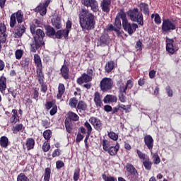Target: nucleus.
I'll return each mask as SVG.
<instances>
[{
  "instance_id": "f257e3e1",
  "label": "nucleus",
  "mask_w": 181,
  "mask_h": 181,
  "mask_svg": "<svg viewBox=\"0 0 181 181\" xmlns=\"http://www.w3.org/2000/svg\"><path fill=\"white\" fill-rule=\"evenodd\" d=\"M30 30L34 39L33 43L30 44V52L36 53L38 49L45 46V31L40 28L36 30V25L35 24L30 25Z\"/></svg>"
},
{
  "instance_id": "f03ea898",
  "label": "nucleus",
  "mask_w": 181,
  "mask_h": 181,
  "mask_svg": "<svg viewBox=\"0 0 181 181\" xmlns=\"http://www.w3.org/2000/svg\"><path fill=\"white\" fill-rule=\"evenodd\" d=\"M79 23L81 28L84 30H93L95 26V20L94 14L90 12L86 8H81L79 11Z\"/></svg>"
},
{
  "instance_id": "7ed1b4c3",
  "label": "nucleus",
  "mask_w": 181,
  "mask_h": 181,
  "mask_svg": "<svg viewBox=\"0 0 181 181\" xmlns=\"http://www.w3.org/2000/svg\"><path fill=\"white\" fill-rule=\"evenodd\" d=\"M127 13L132 22H136L140 26L144 25V15L142 13L139 12L138 8L130 9Z\"/></svg>"
},
{
  "instance_id": "20e7f679",
  "label": "nucleus",
  "mask_w": 181,
  "mask_h": 181,
  "mask_svg": "<svg viewBox=\"0 0 181 181\" xmlns=\"http://www.w3.org/2000/svg\"><path fill=\"white\" fill-rule=\"evenodd\" d=\"M177 21L176 20L164 18L161 25V30L163 33H169L173 30H176L177 27Z\"/></svg>"
},
{
  "instance_id": "39448f33",
  "label": "nucleus",
  "mask_w": 181,
  "mask_h": 181,
  "mask_svg": "<svg viewBox=\"0 0 181 181\" xmlns=\"http://www.w3.org/2000/svg\"><path fill=\"white\" fill-rule=\"evenodd\" d=\"M124 169L127 173V179L129 181H138L139 178V173L134 165L131 163H127Z\"/></svg>"
},
{
  "instance_id": "423d86ee",
  "label": "nucleus",
  "mask_w": 181,
  "mask_h": 181,
  "mask_svg": "<svg viewBox=\"0 0 181 181\" xmlns=\"http://www.w3.org/2000/svg\"><path fill=\"white\" fill-rule=\"evenodd\" d=\"M16 22L18 24L25 22V16L22 10H18L17 12L13 13L10 16V28H13L16 25Z\"/></svg>"
},
{
  "instance_id": "0eeeda50",
  "label": "nucleus",
  "mask_w": 181,
  "mask_h": 181,
  "mask_svg": "<svg viewBox=\"0 0 181 181\" xmlns=\"http://www.w3.org/2000/svg\"><path fill=\"white\" fill-rule=\"evenodd\" d=\"M122 28L125 32H127L129 36H132L136 32V29H138V24L135 23H131L128 22V18H126V20H123Z\"/></svg>"
},
{
  "instance_id": "6e6552de",
  "label": "nucleus",
  "mask_w": 181,
  "mask_h": 181,
  "mask_svg": "<svg viewBox=\"0 0 181 181\" xmlns=\"http://www.w3.org/2000/svg\"><path fill=\"white\" fill-rule=\"evenodd\" d=\"M124 20H127V13H125V8H121L115 19V25L117 29H121V28H122L124 25Z\"/></svg>"
},
{
  "instance_id": "1a4fd4ad",
  "label": "nucleus",
  "mask_w": 181,
  "mask_h": 181,
  "mask_svg": "<svg viewBox=\"0 0 181 181\" xmlns=\"http://www.w3.org/2000/svg\"><path fill=\"white\" fill-rule=\"evenodd\" d=\"M81 4L86 8H90V11L94 13L100 12V6L97 0H81Z\"/></svg>"
},
{
  "instance_id": "9d476101",
  "label": "nucleus",
  "mask_w": 181,
  "mask_h": 181,
  "mask_svg": "<svg viewBox=\"0 0 181 181\" xmlns=\"http://www.w3.org/2000/svg\"><path fill=\"white\" fill-rule=\"evenodd\" d=\"M179 50V43L173 39L166 37V51L170 54Z\"/></svg>"
},
{
  "instance_id": "9b49d317",
  "label": "nucleus",
  "mask_w": 181,
  "mask_h": 181,
  "mask_svg": "<svg viewBox=\"0 0 181 181\" xmlns=\"http://www.w3.org/2000/svg\"><path fill=\"white\" fill-rule=\"evenodd\" d=\"M100 86L102 91H110V90H112V87H114V81H112L111 78H103L100 81Z\"/></svg>"
},
{
  "instance_id": "f8f14e48",
  "label": "nucleus",
  "mask_w": 181,
  "mask_h": 181,
  "mask_svg": "<svg viewBox=\"0 0 181 181\" xmlns=\"http://www.w3.org/2000/svg\"><path fill=\"white\" fill-rule=\"evenodd\" d=\"M72 25L73 23H71V21L68 20L66 23V29L57 30V35L58 37H62H62H64V39L67 40V39H69V33H70Z\"/></svg>"
},
{
  "instance_id": "ddd939ff",
  "label": "nucleus",
  "mask_w": 181,
  "mask_h": 181,
  "mask_svg": "<svg viewBox=\"0 0 181 181\" xmlns=\"http://www.w3.org/2000/svg\"><path fill=\"white\" fill-rule=\"evenodd\" d=\"M26 24L18 23L17 25L14 28V37L16 39H19L26 33V27L25 26Z\"/></svg>"
},
{
  "instance_id": "4468645a",
  "label": "nucleus",
  "mask_w": 181,
  "mask_h": 181,
  "mask_svg": "<svg viewBox=\"0 0 181 181\" xmlns=\"http://www.w3.org/2000/svg\"><path fill=\"white\" fill-rule=\"evenodd\" d=\"M89 122L93 125L95 131L100 132L103 129V122H101L100 119L95 117H91L89 119Z\"/></svg>"
},
{
  "instance_id": "2eb2a0df",
  "label": "nucleus",
  "mask_w": 181,
  "mask_h": 181,
  "mask_svg": "<svg viewBox=\"0 0 181 181\" xmlns=\"http://www.w3.org/2000/svg\"><path fill=\"white\" fill-rule=\"evenodd\" d=\"M45 30H46L45 33L47 36L49 37H52V36H55L56 39H62L63 36H61L60 37L57 35V31L56 32V30L53 28L51 25H44Z\"/></svg>"
},
{
  "instance_id": "dca6fc26",
  "label": "nucleus",
  "mask_w": 181,
  "mask_h": 181,
  "mask_svg": "<svg viewBox=\"0 0 181 181\" xmlns=\"http://www.w3.org/2000/svg\"><path fill=\"white\" fill-rule=\"evenodd\" d=\"M112 0H102L100 2V8L105 13H110L111 11V2Z\"/></svg>"
},
{
  "instance_id": "f3484780",
  "label": "nucleus",
  "mask_w": 181,
  "mask_h": 181,
  "mask_svg": "<svg viewBox=\"0 0 181 181\" xmlns=\"http://www.w3.org/2000/svg\"><path fill=\"white\" fill-rule=\"evenodd\" d=\"M110 43H111V38H110V35H108V34H103L99 38L98 46H108Z\"/></svg>"
},
{
  "instance_id": "a211bd4d",
  "label": "nucleus",
  "mask_w": 181,
  "mask_h": 181,
  "mask_svg": "<svg viewBox=\"0 0 181 181\" xmlns=\"http://www.w3.org/2000/svg\"><path fill=\"white\" fill-rule=\"evenodd\" d=\"M144 144L147 147V149H149L150 152L152 153V149H153V138L149 134L144 136Z\"/></svg>"
},
{
  "instance_id": "6ab92c4d",
  "label": "nucleus",
  "mask_w": 181,
  "mask_h": 181,
  "mask_svg": "<svg viewBox=\"0 0 181 181\" xmlns=\"http://www.w3.org/2000/svg\"><path fill=\"white\" fill-rule=\"evenodd\" d=\"M33 11L36 13H40L41 16H45L46 13H47V7L45 6V4L40 3L38 6L33 9Z\"/></svg>"
},
{
  "instance_id": "aec40b11",
  "label": "nucleus",
  "mask_w": 181,
  "mask_h": 181,
  "mask_svg": "<svg viewBox=\"0 0 181 181\" xmlns=\"http://www.w3.org/2000/svg\"><path fill=\"white\" fill-rule=\"evenodd\" d=\"M11 112L12 115L9 119L10 124H11V125H15L17 122H19L20 121L19 115H18V110L16 109H13Z\"/></svg>"
},
{
  "instance_id": "412c9836",
  "label": "nucleus",
  "mask_w": 181,
  "mask_h": 181,
  "mask_svg": "<svg viewBox=\"0 0 181 181\" xmlns=\"http://www.w3.org/2000/svg\"><path fill=\"white\" fill-rule=\"evenodd\" d=\"M93 81V77L87 75V74L83 73L81 77L78 78L76 82L78 84H83V83H90Z\"/></svg>"
},
{
  "instance_id": "4be33fe9",
  "label": "nucleus",
  "mask_w": 181,
  "mask_h": 181,
  "mask_svg": "<svg viewBox=\"0 0 181 181\" xmlns=\"http://www.w3.org/2000/svg\"><path fill=\"white\" fill-rule=\"evenodd\" d=\"M66 115L67 117L65 119L71 122H73V121L76 122V121H78V119H80V117H78V115L74 112L69 111Z\"/></svg>"
},
{
  "instance_id": "5701e85b",
  "label": "nucleus",
  "mask_w": 181,
  "mask_h": 181,
  "mask_svg": "<svg viewBox=\"0 0 181 181\" xmlns=\"http://www.w3.org/2000/svg\"><path fill=\"white\" fill-rule=\"evenodd\" d=\"M118 151H119V144L117 143L115 146L109 147V149L107 150L106 152L110 155V156H115L118 153Z\"/></svg>"
},
{
  "instance_id": "b1692460",
  "label": "nucleus",
  "mask_w": 181,
  "mask_h": 181,
  "mask_svg": "<svg viewBox=\"0 0 181 181\" xmlns=\"http://www.w3.org/2000/svg\"><path fill=\"white\" fill-rule=\"evenodd\" d=\"M6 25H5V23H0V37H3V42H6Z\"/></svg>"
},
{
  "instance_id": "393cba45",
  "label": "nucleus",
  "mask_w": 181,
  "mask_h": 181,
  "mask_svg": "<svg viewBox=\"0 0 181 181\" xmlns=\"http://www.w3.org/2000/svg\"><path fill=\"white\" fill-rule=\"evenodd\" d=\"M11 131L13 134H16L18 132H23L25 131V127L22 123L21 124H16L13 127L11 128Z\"/></svg>"
},
{
  "instance_id": "a878e982",
  "label": "nucleus",
  "mask_w": 181,
  "mask_h": 181,
  "mask_svg": "<svg viewBox=\"0 0 181 181\" xmlns=\"http://www.w3.org/2000/svg\"><path fill=\"white\" fill-rule=\"evenodd\" d=\"M87 103L83 100H79L76 107V111H79V112H84V111H87L88 108Z\"/></svg>"
},
{
  "instance_id": "bb28decb",
  "label": "nucleus",
  "mask_w": 181,
  "mask_h": 181,
  "mask_svg": "<svg viewBox=\"0 0 181 181\" xmlns=\"http://www.w3.org/2000/svg\"><path fill=\"white\" fill-rule=\"evenodd\" d=\"M115 69V62L112 60L108 61L105 66V73H111Z\"/></svg>"
},
{
  "instance_id": "cd10ccee",
  "label": "nucleus",
  "mask_w": 181,
  "mask_h": 181,
  "mask_svg": "<svg viewBox=\"0 0 181 181\" xmlns=\"http://www.w3.org/2000/svg\"><path fill=\"white\" fill-rule=\"evenodd\" d=\"M60 71L63 78L64 80H69V66H67V65L66 64L62 65L60 69Z\"/></svg>"
},
{
  "instance_id": "c85d7f7f",
  "label": "nucleus",
  "mask_w": 181,
  "mask_h": 181,
  "mask_svg": "<svg viewBox=\"0 0 181 181\" xmlns=\"http://www.w3.org/2000/svg\"><path fill=\"white\" fill-rule=\"evenodd\" d=\"M35 139L32 137L28 138L25 141V146L28 151H32L35 148Z\"/></svg>"
},
{
  "instance_id": "c756f323",
  "label": "nucleus",
  "mask_w": 181,
  "mask_h": 181,
  "mask_svg": "<svg viewBox=\"0 0 181 181\" xmlns=\"http://www.w3.org/2000/svg\"><path fill=\"white\" fill-rule=\"evenodd\" d=\"M52 26L55 28V29H62V18L57 16L56 18H53L52 19Z\"/></svg>"
},
{
  "instance_id": "7c9ffc66",
  "label": "nucleus",
  "mask_w": 181,
  "mask_h": 181,
  "mask_svg": "<svg viewBox=\"0 0 181 181\" xmlns=\"http://www.w3.org/2000/svg\"><path fill=\"white\" fill-rule=\"evenodd\" d=\"M36 74L38 78V83H42L45 81V74H43V66L37 68Z\"/></svg>"
},
{
  "instance_id": "2f4dec72",
  "label": "nucleus",
  "mask_w": 181,
  "mask_h": 181,
  "mask_svg": "<svg viewBox=\"0 0 181 181\" xmlns=\"http://www.w3.org/2000/svg\"><path fill=\"white\" fill-rule=\"evenodd\" d=\"M139 8L141 12H143L146 16H149V6L146 3H140Z\"/></svg>"
},
{
  "instance_id": "473e14b6",
  "label": "nucleus",
  "mask_w": 181,
  "mask_h": 181,
  "mask_svg": "<svg viewBox=\"0 0 181 181\" xmlns=\"http://www.w3.org/2000/svg\"><path fill=\"white\" fill-rule=\"evenodd\" d=\"M9 145V139L6 137V136H2L0 137V146L1 148H4L6 149Z\"/></svg>"
},
{
  "instance_id": "72a5a7b5",
  "label": "nucleus",
  "mask_w": 181,
  "mask_h": 181,
  "mask_svg": "<svg viewBox=\"0 0 181 181\" xmlns=\"http://www.w3.org/2000/svg\"><path fill=\"white\" fill-rule=\"evenodd\" d=\"M6 90V77L4 75L0 76V91Z\"/></svg>"
},
{
  "instance_id": "f704fd0d",
  "label": "nucleus",
  "mask_w": 181,
  "mask_h": 181,
  "mask_svg": "<svg viewBox=\"0 0 181 181\" xmlns=\"http://www.w3.org/2000/svg\"><path fill=\"white\" fill-rule=\"evenodd\" d=\"M119 111L121 112H125V114H128V112H131V105H125L124 104L119 105Z\"/></svg>"
},
{
  "instance_id": "c9c22d12",
  "label": "nucleus",
  "mask_w": 181,
  "mask_h": 181,
  "mask_svg": "<svg viewBox=\"0 0 181 181\" xmlns=\"http://www.w3.org/2000/svg\"><path fill=\"white\" fill-rule=\"evenodd\" d=\"M94 101L96 107H101L103 105V101H101V96H100V93L98 92H95Z\"/></svg>"
},
{
  "instance_id": "e433bc0d",
  "label": "nucleus",
  "mask_w": 181,
  "mask_h": 181,
  "mask_svg": "<svg viewBox=\"0 0 181 181\" xmlns=\"http://www.w3.org/2000/svg\"><path fill=\"white\" fill-rule=\"evenodd\" d=\"M143 166H144L146 170L152 169V161H151L149 157L143 161Z\"/></svg>"
},
{
  "instance_id": "4c0bfd02",
  "label": "nucleus",
  "mask_w": 181,
  "mask_h": 181,
  "mask_svg": "<svg viewBox=\"0 0 181 181\" xmlns=\"http://www.w3.org/2000/svg\"><path fill=\"white\" fill-rule=\"evenodd\" d=\"M34 63L37 66V69L43 67V65L42 64V59H40V56H39V54H34Z\"/></svg>"
},
{
  "instance_id": "58836bf2",
  "label": "nucleus",
  "mask_w": 181,
  "mask_h": 181,
  "mask_svg": "<svg viewBox=\"0 0 181 181\" xmlns=\"http://www.w3.org/2000/svg\"><path fill=\"white\" fill-rule=\"evenodd\" d=\"M69 105L71 108H76L77 110V105H78V100L76 98H71L69 99Z\"/></svg>"
},
{
  "instance_id": "ea45409f",
  "label": "nucleus",
  "mask_w": 181,
  "mask_h": 181,
  "mask_svg": "<svg viewBox=\"0 0 181 181\" xmlns=\"http://www.w3.org/2000/svg\"><path fill=\"white\" fill-rule=\"evenodd\" d=\"M64 124L66 132L69 134H71V132L73 131V122L65 119Z\"/></svg>"
},
{
  "instance_id": "a19ab883",
  "label": "nucleus",
  "mask_w": 181,
  "mask_h": 181,
  "mask_svg": "<svg viewBox=\"0 0 181 181\" xmlns=\"http://www.w3.org/2000/svg\"><path fill=\"white\" fill-rule=\"evenodd\" d=\"M52 173V170L50 168H47L45 170L44 173V181H50V175Z\"/></svg>"
},
{
  "instance_id": "79ce46f5",
  "label": "nucleus",
  "mask_w": 181,
  "mask_h": 181,
  "mask_svg": "<svg viewBox=\"0 0 181 181\" xmlns=\"http://www.w3.org/2000/svg\"><path fill=\"white\" fill-rule=\"evenodd\" d=\"M117 96L107 95L105 96L104 101L105 103H117Z\"/></svg>"
},
{
  "instance_id": "37998d69",
  "label": "nucleus",
  "mask_w": 181,
  "mask_h": 181,
  "mask_svg": "<svg viewBox=\"0 0 181 181\" xmlns=\"http://www.w3.org/2000/svg\"><path fill=\"white\" fill-rule=\"evenodd\" d=\"M52 130L50 129H47L45 131H44L43 132V137H44V139H45V141H50V138H52Z\"/></svg>"
},
{
  "instance_id": "c03bdc74",
  "label": "nucleus",
  "mask_w": 181,
  "mask_h": 181,
  "mask_svg": "<svg viewBox=\"0 0 181 181\" xmlns=\"http://www.w3.org/2000/svg\"><path fill=\"white\" fill-rule=\"evenodd\" d=\"M102 145H103V151H105V152H107V151H108L111 147V145L110 144V141L105 139L103 140Z\"/></svg>"
},
{
  "instance_id": "a18cd8bd",
  "label": "nucleus",
  "mask_w": 181,
  "mask_h": 181,
  "mask_svg": "<svg viewBox=\"0 0 181 181\" xmlns=\"http://www.w3.org/2000/svg\"><path fill=\"white\" fill-rule=\"evenodd\" d=\"M17 181H30V180L25 173H21L17 176Z\"/></svg>"
},
{
  "instance_id": "49530a36",
  "label": "nucleus",
  "mask_w": 181,
  "mask_h": 181,
  "mask_svg": "<svg viewBox=\"0 0 181 181\" xmlns=\"http://www.w3.org/2000/svg\"><path fill=\"white\" fill-rule=\"evenodd\" d=\"M136 153L139 158V159H141V160H146V159H148V158H149V156H146V154L142 153V151H141L139 149L136 150Z\"/></svg>"
},
{
  "instance_id": "de8ad7c7",
  "label": "nucleus",
  "mask_w": 181,
  "mask_h": 181,
  "mask_svg": "<svg viewBox=\"0 0 181 181\" xmlns=\"http://www.w3.org/2000/svg\"><path fill=\"white\" fill-rule=\"evenodd\" d=\"M102 179L104 181H117V179L114 176H107L105 173L102 174Z\"/></svg>"
},
{
  "instance_id": "09e8293b",
  "label": "nucleus",
  "mask_w": 181,
  "mask_h": 181,
  "mask_svg": "<svg viewBox=\"0 0 181 181\" xmlns=\"http://www.w3.org/2000/svg\"><path fill=\"white\" fill-rule=\"evenodd\" d=\"M127 92L126 91H122L119 94V100L121 101V103H125L127 101Z\"/></svg>"
},
{
  "instance_id": "8fccbe9b",
  "label": "nucleus",
  "mask_w": 181,
  "mask_h": 181,
  "mask_svg": "<svg viewBox=\"0 0 181 181\" xmlns=\"http://www.w3.org/2000/svg\"><path fill=\"white\" fill-rule=\"evenodd\" d=\"M153 163L154 165H159L160 163V157L156 153L153 155Z\"/></svg>"
},
{
  "instance_id": "3c124183",
  "label": "nucleus",
  "mask_w": 181,
  "mask_h": 181,
  "mask_svg": "<svg viewBox=\"0 0 181 181\" xmlns=\"http://www.w3.org/2000/svg\"><path fill=\"white\" fill-rule=\"evenodd\" d=\"M50 150V144L49 143V141H46L44 142L42 145V151L43 152H49Z\"/></svg>"
},
{
  "instance_id": "603ef678",
  "label": "nucleus",
  "mask_w": 181,
  "mask_h": 181,
  "mask_svg": "<svg viewBox=\"0 0 181 181\" xmlns=\"http://www.w3.org/2000/svg\"><path fill=\"white\" fill-rule=\"evenodd\" d=\"M117 86L119 88L120 91H127V90L125 89V85L124 84V83H122V79H120L117 81Z\"/></svg>"
},
{
  "instance_id": "864d4df0",
  "label": "nucleus",
  "mask_w": 181,
  "mask_h": 181,
  "mask_svg": "<svg viewBox=\"0 0 181 181\" xmlns=\"http://www.w3.org/2000/svg\"><path fill=\"white\" fill-rule=\"evenodd\" d=\"M80 179V168H76L74 173V180L78 181Z\"/></svg>"
},
{
  "instance_id": "5fc2aeb1",
  "label": "nucleus",
  "mask_w": 181,
  "mask_h": 181,
  "mask_svg": "<svg viewBox=\"0 0 181 181\" xmlns=\"http://www.w3.org/2000/svg\"><path fill=\"white\" fill-rule=\"evenodd\" d=\"M107 136L110 139H112V141H117L118 140V134H117L114 132H110L107 134Z\"/></svg>"
},
{
  "instance_id": "6e6d98bb",
  "label": "nucleus",
  "mask_w": 181,
  "mask_h": 181,
  "mask_svg": "<svg viewBox=\"0 0 181 181\" xmlns=\"http://www.w3.org/2000/svg\"><path fill=\"white\" fill-rule=\"evenodd\" d=\"M15 55L17 60H21L22 56H23V51L22 49H17L15 52Z\"/></svg>"
},
{
  "instance_id": "4d7b16f0",
  "label": "nucleus",
  "mask_w": 181,
  "mask_h": 181,
  "mask_svg": "<svg viewBox=\"0 0 181 181\" xmlns=\"http://www.w3.org/2000/svg\"><path fill=\"white\" fill-rule=\"evenodd\" d=\"M41 124H42V127H43V128H45V129L50 128V121L47 119L42 120Z\"/></svg>"
},
{
  "instance_id": "13d9d810",
  "label": "nucleus",
  "mask_w": 181,
  "mask_h": 181,
  "mask_svg": "<svg viewBox=\"0 0 181 181\" xmlns=\"http://www.w3.org/2000/svg\"><path fill=\"white\" fill-rule=\"evenodd\" d=\"M85 127L87 129V134L91 135V132H93V127L91 124L88 122H85Z\"/></svg>"
},
{
  "instance_id": "bf43d9fd",
  "label": "nucleus",
  "mask_w": 181,
  "mask_h": 181,
  "mask_svg": "<svg viewBox=\"0 0 181 181\" xmlns=\"http://www.w3.org/2000/svg\"><path fill=\"white\" fill-rule=\"evenodd\" d=\"M56 105L55 102L53 101H47L45 104V108L46 110H49L50 108L54 107Z\"/></svg>"
},
{
  "instance_id": "052dcab7",
  "label": "nucleus",
  "mask_w": 181,
  "mask_h": 181,
  "mask_svg": "<svg viewBox=\"0 0 181 181\" xmlns=\"http://www.w3.org/2000/svg\"><path fill=\"white\" fill-rule=\"evenodd\" d=\"M154 22L156 23V25H160V23H162L160 16H159L158 13L155 14Z\"/></svg>"
},
{
  "instance_id": "680f3d73",
  "label": "nucleus",
  "mask_w": 181,
  "mask_h": 181,
  "mask_svg": "<svg viewBox=\"0 0 181 181\" xmlns=\"http://www.w3.org/2000/svg\"><path fill=\"white\" fill-rule=\"evenodd\" d=\"M20 63L22 67H28V66H29V59L25 58L23 59Z\"/></svg>"
},
{
  "instance_id": "e2e57ef3",
  "label": "nucleus",
  "mask_w": 181,
  "mask_h": 181,
  "mask_svg": "<svg viewBox=\"0 0 181 181\" xmlns=\"http://www.w3.org/2000/svg\"><path fill=\"white\" fill-rule=\"evenodd\" d=\"M83 139L84 136L81 134V133H78L76 139V144H80V142H81V141H83Z\"/></svg>"
},
{
  "instance_id": "0e129e2a",
  "label": "nucleus",
  "mask_w": 181,
  "mask_h": 181,
  "mask_svg": "<svg viewBox=\"0 0 181 181\" xmlns=\"http://www.w3.org/2000/svg\"><path fill=\"white\" fill-rule=\"evenodd\" d=\"M133 86H134V83H132V81L131 79H129L127 81V83L125 85V89L129 90V89L132 88Z\"/></svg>"
},
{
  "instance_id": "69168bd1",
  "label": "nucleus",
  "mask_w": 181,
  "mask_h": 181,
  "mask_svg": "<svg viewBox=\"0 0 181 181\" xmlns=\"http://www.w3.org/2000/svg\"><path fill=\"white\" fill-rule=\"evenodd\" d=\"M56 168L57 169H62V168H64V163L62 160H57L56 162Z\"/></svg>"
},
{
  "instance_id": "338daca9",
  "label": "nucleus",
  "mask_w": 181,
  "mask_h": 181,
  "mask_svg": "<svg viewBox=\"0 0 181 181\" xmlns=\"http://www.w3.org/2000/svg\"><path fill=\"white\" fill-rule=\"evenodd\" d=\"M62 151L60 149L57 148L52 153V158H57V156H60Z\"/></svg>"
},
{
  "instance_id": "774afa93",
  "label": "nucleus",
  "mask_w": 181,
  "mask_h": 181,
  "mask_svg": "<svg viewBox=\"0 0 181 181\" xmlns=\"http://www.w3.org/2000/svg\"><path fill=\"white\" fill-rule=\"evenodd\" d=\"M57 112V105H54L53 107L49 111L50 115L53 116Z\"/></svg>"
}]
</instances>
